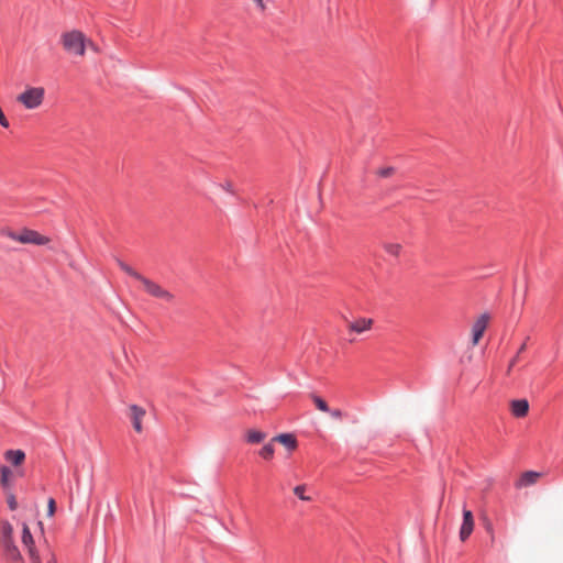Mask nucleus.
Returning a JSON list of instances; mask_svg holds the SVG:
<instances>
[{"instance_id": "obj_1", "label": "nucleus", "mask_w": 563, "mask_h": 563, "mask_svg": "<svg viewBox=\"0 0 563 563\" xmlns=\"http://www.w3.org/2000/svg\"><path fill=\"white\" fill-rule=\"evenodd\" d=\"M0 539L5 560L12 563H23L22 555L13 541V527L7 520L0 522Z\"/></svg>"}, {"instance_id": "obj_2", "label": "nucleus", "mask_w": 563, "mask_h": 563, "mask_svg": "<svg viewBox=\"0 0 563 563\" xmlns=\"http://www.w3.org/2000/svg\"><path fill=\"white\" fill-rule=\"evenodd\" d=\"M64 49L74 56H84L86 52V36L82 32L73 30L60 36Z\"/></svg>"}, {"instance_id": "obj_3", "label": "nucleus", "mask_w": 563, "mask_h": 563, "mask_svg": "<svg viewBox=\"0 0 563 563\" xmlns=\"http://www.w3.org/2000/svg\"><path fill=\"white\" fill-rule=\"evenodd\" d=\"M44 96L45 90L43 87H27L16 97V101L23 104L25 109L33 110L43 103Z\"/></svg>"}, {"instance_id": "obj_4", "label": "nucleus", "mask_w": 563, "mask_h": 563, "mask_svg": "<svg viewBox=\"0 0 563 563\" xmlns=\"http://www.w3.org/2000/svg\"><path fill=\"white\" fill-rule=\"evenodd\" d=\"M8 236L16 242L22 244H34V245H45L49 242L47 236L40 234L35 230L23 229L21 232L10 231Z\"/></svg>"}, {"instance_id": "obj_5", "label": "nucleus", "mask_w": 563, "mask_h": 563, "mask_svg": "<svg viewBox=\"0 0 563 563\" xmlns=\"http://www.w3.org/2000/svg\"><path fill=\"white\" fill-rule=\"evenodd\" d=\"M140 283L142 284L144 291L154 298L162 299L167 302H170L174 299L173 294L145 276Z\"/></svg>"}, {"instance_id": "obj_6", "label": "nucleus", "mask_w": 563, "mask_h": 563, "mask_svg": "<svg viewBox=\"0 0 563 563\" xmlns=\"http://www.w3.org/2000/svg\"><path fill=\"white\" fill-rule=\"evenodd\" d=\"M21 541L23 547L27 550L29 558L32 563H41L40 554L37 553L35 547H34V539L30 531L29 526L23 522L22 523V536Z\"/></svg>"}, {"instance_id": "obj_7", "label": "nucleus", "mask_w": 563, "mask_h": 563, "mask_svg": "<svg viewBox=\"0 0 563 563\" xmlns=\"http://www.w3.org/2000/svg\"><path fill=\"white\" fill-rule=\"evenodd\" d=\"M489 316L487 313H483L479 316L472 327V343L476 345L481 338L483 336L487 325H488Z\"/></svg>"}, {"instance_id": "obj_8", "label": "nucleus", "mask_w": 563, "mask_h": 563, "mask_svg": "<svg viewBox=\"0 0 563 563\" xmlns=\"http://www.w3.org/2000/svg\"><path fill=\"white\" fill-rule=\"evenodd\" d=\"M474 530V518L471 510L463 509V521L460 528L461 541H466Z\"/></svg>"}, {"instance_id": "obj_9", "label": "nucleus", "mask_w": 563, "mask_h": 563, "mask_svg": "<svg viewBox=\"0 0 563 563\" xmlns=\"http://www.w3.org/2000/svg\"><path fill=\"white\" fill-rule=\"evenodd\" d=\"M129 410H130V419H131L133 429L137 433H141L143 431L142 421L146 415L145 409L137 405H131L129 407Z\"/></svg>"}, {"instance_id": "obj_10", "label": "nucleus", "mask_w": 563, "mask_h": 563, "mask_svg": "<svg viewBox=\"0 0 563 563\" xmlns=\"http://www.w3.org/2000/svg\"><path fill=\"white\" fill-rule=\"evenodd\" d=\"M373 322L374 321L371 318H358L349 322L347 329L350 332L362 334L372 329Z\"/></svg>"}, {"instance_id": "obj_11", "label": "nucleus", "mask_w": 563, "mask_h": 563, "mask_svg": "<svg viewBox=\"0 0 563 563\" xmlns=\"http://www.w3.org/2000/svg\"><path fill=\"white\" fill-rule=\"evenodd\" d=\"M511 415L516 418H523L528 415L529 402L527 399H515L510 402Z\"/></svg>"}, {"instance_id": "obj_12", "label": "nucleus", "mask_w": 563, "mask_h": 563, "mask_svg": "<svg viewBox=\"0 0 563 563\" xmlns=\"http://www.w3.org/2000/svg\"><path fill=\"white\" fill-rule=\"evenodd\" d=\"M3 456L4 460L13 466L21 465L25 460V453L22 450H7Z\"/></svg>"}, {"instance_id": "obj_13", "label": "nucleus", "mask_w": 563, "mask_h": 563, "mask_svg": "<svg viewBox=\"0 0 563 563\" xmlns=\"http://www.w3.org/2000/svg\"><path fill=\"white\" fill-rule=\"evenodd\" d=\"M273 441L284 444L288 450L292 451L297 448V440L291 433H282L276 435Z\"/></svg>"}, {"instance_id": "obj_14", "label": "nucleus", "mask_w": 563, "mask_h": 563, "mask_svg": "<svg viewBox=\"0 0 563 563\" xmlns=\"http://www.w3.org/2000/svg\"><path fill=\"white\" fill-rule=\"evenodd\" d=\"M13 473L7 465L0 466V485L3 489H8L11 486V477Z\"/></svg>"}, {"instance_id": "obj_15", "label": "nucleus", "mask_w": 563, "mask_h": 563, "mask_svg": "<svg viewBox=\"0 0 563 563\" xmlns=\"http://www.w3.org/2000/svg\"><path fill=\"white\" fill-rule=\"evenodd\" d=\"M266 438V433L260 430H249L245 433V440L247 443L257 444L264 441Z\"/></svg>"}, {"instance_id": "obj_16", "label": "nucleus", "mask_w": 563, "mask_h": 563, "mask_svg": "<svg viewBox=\"0 0 563 563\" xmlns=\"http://www.w3.org/2000/svg\"><path fill=\"white\" fill-rule=\"evenodd\" d=\"M118 265L119 267L125 273L128 274L129 276H131L132 278L136 279L137 282H141V279L144 277L142 274H140L139 272H136L133 267H131L130 265H128L126 263H124L123 261L121 260H118Z\"/></svg>"}, {"instance_id": "obj_17", "label": "nucleus", "mask_w": 563, "mask_h": 563, "mask_svg": "<svg viewBox=\"0 0 563 563\" xmlns=\"http://www.w3.org/2000/svg\"><path fill=\"white\" fill-rule=\"evenodd\" d=\"M118 265L119 267L125 273L128 274L129 276H131L132 278L136 279L137 282H141V279L144 277L142 274H140L139 272H136L133 267H131L130 265H128L126 263H124L123 261L121 260H118Z\"/></svg>"}, {"instance_id": "obj_18", "label": "nucleus", "mask_w": 563, "mask_h": 563, "mask_svg": "<svg viewBox=\"0 0 563 563\" xmlns=\"http://www.w3.org/2000/svg\"><path fill=\"white\" fill-rule=\"evenodd\" d=\"M539 477V473L537 472H526L521 475L519 481V486H529L536 483L537 478Z\"/></svg>"}, {"instance_id": "obj_19", "label": "nucleus", "mask_w": 563, "mask_h": 563, "mask_svg": "<svg viewBox=\"0 0 563 563\" xmlns=\"http://www.w3.org/2000/svg\"><path fill=\"white\" fill-rule=\"evenodd\" d=\"M384 250L389 255L397 257L400 254L401 245L399 243H385Z\"/></svg>"}, {"instance_id": "obj_20", "label": "nucleus", "mask_w": 563, "mask_h": 563, "mask_svg": "<svg viewBox=\"0 0 563 563\" xmlns=\"http://www.w3.org/2000/svg\"><path fill=\"white\" fill-rule=\"evenodd\" d=\"M274 452H275V449H274V445L273 443H267L265 444L258 452V454L264 459V460H271L273 459L274 456Z\"/></svg>"}, {"instance_id": "obj_21", "label": "nucleus", "mask_w": 563, "mask_h": 563, "mask_svg": "<svg viewBox=\"0 0 563 563\" xmlns=\"http://www.w3.org/2000/svg\"><path fill=\"white\" fill-rule=\"evenodd\" d=\"M294 494L300 499V500H303V501H310L311 500V497L306 495V485H297L295 488H294Z\"/></svg>"}, {"instance_id": "obj_22", "label": "nucleus", "mask_w": 563, "mask_h": 563, "mask_svg": "<svg viewBox=\"0 0 563 563\" xmlns=\"http://www.w3.org/2000/svg\"><path fill=\"white\" fill-rule=\"evenodd\" d=\"M311 398H312V400H313V402H314L316 407H317L319 410H321V411H323V412H328V411H330V408H329L328 404H327V402H325L321 397H319V396H317V395H312V396H311Z\"/></svg>"}, {"instance_id": "obj_23", "label": "nucleus", "mask_w": 563, "mask_h": 563, "mask_svg": "<svg viewBox=\"0 0 563 563\" xmlns=\"http://www.w3.org/2000/svg\"><path fill=\"white\" fill-rule=\"evenodd\" d=\"M525 350H526V343H523V344L520 346V349H519V351H518L517 355H516V356H514V357L510 360L509 365H508V368H507V372H506V374H507L508 376L510 375V373H511V371H512L514 366L517 364V362H518V360H519V354H520V353H522Z\"/></svg>"}, {"instance_id": "obj_24", "label": "nucleus", "mask_w": 563, "mask_h": 563, "mask_svg": "<svg viewBox=\"0 0 563 563\" xmlns=\"http://www.w3.org/2000/svg\"><path fill=\"white\" fill-rule=\"evenodd\" d=\"M376 174L382 178H388L395 174V168L391 166L383 167L377 169Z\"/></svg>"}, {"instance_id": "obj_25", "label": "nucleus", "mask_w": 563, "mask_h": 563, "mask_svg": "<svg viewBox=\"0 0 563 563\" xmlns=\"http://www.w3.org/2000/svg\"><path fill=\"white\" fill-rule=\"evenodd\" d=\"M219 186L224 191L229 192L230 195H235V190H234L233 184L230 180H227L223 184H220Z\"/></svg>"}, {"instance_id": "obj_26", "label": "nucleus", "mask_w": 563, "mask_h": 563, "mask_svg": "<svg viewBox=\"0 0 563 563\" xmlns=\"http://www.w3.org/2000/svg\"><path fill=\"white\" fill-rule=\"evenodd\" d=\"M56 510V503L54 498H49L47 501V516L53 517Z\"/></svg>"}, {"instance_id": "obj_27", "label": "nucleus", "mask_w": 563, "mask_h": 563, "mask_svg": "<svg viewBox=\"0 0 563 563\" xmlns=\"http://www.w3.org/2000/svg\"><path fill=\"white\" fill-rule=\"evenodd\" d=\"M8 506L10 508V510H15L18 508V503L13 495H10L8 497Z\"/></svg>"}, {"instance_id": "obj_28", "label": "nucleus", "mask_w": 563, "mask_h": 563, "mask_svg": "<svg viewBox=\"0 0 563 563\" xmlns=\"http://www.w3.org/2000/svg\"><path fill=\"white\" fill-rule=\"evenodd\" d=\"M268 0H253V2L255 3L256 8L261 11V12H264L266 10V2Z\"/></svg>"}, {"instance_id": "obj_29", "label": "nucleus", "mask_w": 563, "mask_h": 563, "mask_svg": "<svg viewBox=\"0 0 563 563\" xmlns=\"http://www.w3.org/2000/svg\"><path fill=\"white\" fill-rule=\"evenodd\" d=\"M328 412L334 419H341L343 417V412L340 409H330V411H328Z\"/></svg>"}, {"instance_id": "obj_30", "label": "nucleus", "mask_w": 563, "mask_h": 563, "mask_svg": "<svg viewBox=\"0 0 563 563\" xmlns=\"http://www.w3.org/2000/svg\"><path fill=\"white\" fill-rule=\"evenodd\" d=\"M46 558H47L46 563H56L54 554L51 551H48V550H47V553H46Z\"/></svg>"}]
</instances>
